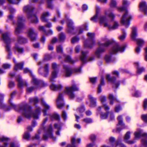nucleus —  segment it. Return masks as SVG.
I'll use <instances>...</instances> for the list:
<instances>
[{
  "instance_id": "obj_1",
  "label": "nucleus",
  "mask_w": 147,
  "mask_h": 147,
  "mask_svg": "<svg viewBox=\"0 0 147 147\" xmlns=\"http://www.w3.org/2000/svg\"><path fill=\"white\" fill-rule=\"evenodd\" d=\"M122 4L123 7L118 8V9L119 11L121 12L123 11H125V13L122 17L120 20L121 23L125 25L126 27H128L129 25V21L131 19V16L129 14L127 11H126V8L124 7H126L129 4L127 0H123Z\"/></svg>"
},
{
  "instance_id": "obj_2",
  "label": "nucleus",
  "mask_w": 147,
  "mask_h": 147,
  "mask_svg": "<svg viewBox=\"0 0 147 147\" xmlns=\"http://www.w3.org/2000/svg\"><path fill=\"white\" fill-rule=\"evenodd\" d=\"M23 111V115L26 118H29L32 117L34 119L38 118V114L40 112V108L36 107L35 112H33L30 107H24L20 108V111Z\"/></svg>"
},
{
  "instance_id": "obj_3",
  "label": "nucleus",
  "mask_w": 147,
  "mask_h": 147,
  "mask_svg": "<svg viewBox=\"0 0 147 147\" xmlns=\"http://www.w3.org/2000/svg\"><path fill=\"white\" fill-rule=\"evenodd\" d=\"M99 23L101 25H103L105 27H108L109 29L114 30L117 28L119 26L118 23L116 21H114L113 26H111L109 24V21H107L106 17L104 16H100L99 18Z\"/></svg>"
},
{
  "instance_id": "obj_4",
  "label": "nucleus",
  "mask_w": 147,
  "mask_h": 147,
  "mask_svg": "<svg viewBox=\"0 0 147 147\" xmlns=\"http://www.w3.org/2000/svg\"><path fill=\"white\" fill-rule=\"evenodd\" d=\"M10 34L9 32L5 33L2 34V38L3 40L6 43V49L8 53L7 58L10 59L11 57V53L9 46L8 44L11 42L9 38Z\"/></svg>"
},
{
  "instance_id": "obj_5",
  "label": "nucleus",
  "mask_w": 147,
  "mask_h": 147,
  "mask_svg": "<svg viewBox=\"0 0 147 147\" xmlns=\"http://www.w3.org/2000/svg\"><path fill=\"white\" fill-rule=\"evenodd\" d=\"M34 8L32 6L27 5L25 6L24 8V11L28 14V18L33 22L36 23L38 22V20L36 16L34 15L30 14L32 12Z\"/></svg>"
},
{
  "instance_id": "obj_6",
  "label": "nucleus",
  "mask_w": 147,
  "mask_h": 147,
  "mask_svg": "<svg viewBox=\"0 0 147 147\" xmlns=\"http://www.w3.org/2000/svg\"><path fill=\"white\" fill-rule=\"evenodd\" d=\"M136 138H139L141 136L142 137V143L144 147H147V134L144 133L142 134L140 131L135 132L134 134Z\"/></svg>"
},
{
  "instance_id": "obj_7",
  "label": "nucleus",
  "mask_w": 147,
  "mask_h": 147,
  "mask_svg": "<svg viewBox=\"0 0 147 147\" xmlns=\"http://www.w3.org/2000/svg\"><path fill=\"white\" fill-rule=\"evenodd\" d=\"M25 20L21 16H19L18 18L17 23V27L16 28L15 33L16 34H18L21 31V30L23 28L24 24L23 22Z\"/></svg>"
},
{
  "instance_id": "obj_8",
  "label": "nucleus",
  "mask_w": 147,
  "mask_h": 147,
  "mask_svg": "<svg viewBox=\"0 0 147 147\" xmlns=\"http://www.w3.org/2000/svg\"><path fill=\"white\" fill-rule=\"evenodd\" d=\"M66 90L67 94L70 97L73 98L75 97V95L73 92L78 91V89L75 84H73L71 87H66Z\"/></svg>"
},
{
  "instance_id": "obj_9",
  "label": "nucleus",
  "mask_w": 147,
  "mask_h": 147,
  "mask_svg": "<svg viewBox=\"0 0 147 147\" xmlns=\"http://www.w3.org/2000/svg\"><path fill=\"white\" fill-rule=\"evenodd\" d=\"M125 47V46H120L117 44H116L113 47L110 53L113 54H116L119 52H122L123 51Z\"/></svg>"
},
{
  "instance_id": "obj_10",
  "label": "nucleus",
  "mask_w": 147,
  "mask_h": 147,
  "mask_svg": "<svg viewBox=\"0 0 147 147\" xmlns=\"http://www.w3.org/2000/svg\"><path fill=\"white\" fill-rule=\"evenodd\" d=\"M52 128L51 126H50L46 134L43 136V139L46 140L48 138H52L53 140H55V138L54 137L52 134Z\"/></svg>"
},
{
  "instance_id": "obj_11",
  "label": "nucleus",
  "mask_w": 147,
  "mask_h": 147,
  "mask_svg": "<svg viewBox=\"0 0 147 147\" xmlns=\"http://www.w3.org/2000/svg\"><path fill=\"white\" fill-rule=\"evenodd\" d=\"M28 35L31 40L34 41L36 39L37 34L34 32L33 28H30L28 30Z\"/></svg>"
},
{
  "instance_id": "obj_12",
  "label": "nucleus",
  "mask_w": 147,
  "mask_h": 147,
  "mask_svg": "<svg viewBox=\"0 0 147 147\" xmlns=\"http://www.w3.org/2000/svg\"><path fill=\"white\" fill-rule=\"evenodd\" d=\"M58 65L56 63H53L52 64V67L54 70L52 72L51 78H50L51 81H53L54 79L57 77V71H56V69L58 68Z\"/></svg>"
},
{
  "instance_id": "obj_13",
  "label": "nucleus",
  "mask_w": 147,
  "mask_h": 147,
  "mask_svg": "<svg viewBox=\"0 0 147 147\" xmlns=\"http://www.w3.org/2000/svg\"><path fill=\"white\" fill-rule=\"evenodd\" d=\"M103 41L105 42L104 43H99V45L100 46H103L105 47H107L112 44L114 41L112 40H108L107 37H105L102 39Z\"/></svg>"
},
{
  "instance_id": "obj_14",
  "label": "nucleus",
  "mask_w": 147,
  "mask_h": 147,
  "mask_svg": "<svg viewBox=\"0 0 147 147\" xmlns=\"http://www.w3.org/2000/svg\"><path fill=\"white\" fill-rule=\"evenodd\" d=\"M117 119L118 121V123L117 125L118 127L117 128V131L119 132L121 130V129L119 128L121 127V129L124 127V124L123 123L122 117L121 115L117 117Z\"/></svg>"
},
{
  "instance_id": "obj_15",
  "label": "nucleus",
  "mask_w": 147,
  "mask_h": 147,
  "mask_svg": "<svg viewBox=\"0 0 147 147\" xmlns=\"http://www.w3.org/2000/svg\"><path fill=\"white\" fill-rule=\"evenodd\" d=\"M63 95L61 94H60L57 100V107L58 108L61 109L64 105L63 103Z\"/></svg>"
},
{
  "instance_id": "obj_16",
  "label": "nucleus",
  "mask_w": 147,
  "mask_h": 147,
  "mask_svg": "<svg viewBox=\"0 0 147 147\" xmlns=\"http://www.w3.org/2000/svg\"><path fill=\"white\" fill-rule=\"evenodd\" d=\"M67 31L69 33L74 34L73 31L74 27L73 26V22L70 20H68L67 22Z\"/></svg>"
},
{
  "instance_id": "obj_17",
  "label": "nucleus",
  "mask_w": 147,
  "mask_h": 147,
  "mask_svg": "<svg viewBox=\"0 0 147 147\" xmlns=\"http://www.w3.org/2000/svg\"><path fill=\"white\" fill-rule=\"evenodd\" d=\"M140 9L145 14H147V5L145 2H141L139 5Z\"/></svg>"
},
{
  "instance_id": "obj_18",
  "label": "nucleus",
  "mask_w": 147,
  "mask_h": 147,
  "mask_svg": "<svg viewBox=\"0 0 147 147\" xmlns=\"http://www.w3.org/2000/svg\"><path fill=\"white\" fill-rule=\"evenodd\" d=\"M130 132H128L125 134L124 137V140L125 142L129 144H133L134 142V141L131 140H129L128 139L130 138Z\"/></svg>"
},
{
  "instance_id": "obj_19",
  "label": "nucleus",
  "mask_w": 147,
  "mask_h": 147,
  "mask_svg": "<svg viewBox=\"0 0 147 147\" xmlns=\"http://www.w3.org/2000/svg\"><path fill=\"white\" fill-rule=\"evenodd\" d=\"M13 61L15 64L14 68V71H17L18 69H22L24 63L23 62L18 63H16V60L14 59H13Z\"/></svg>"
},
{
  "instance_id": "obj_20",
  "label": "nucleus",
  "mask_w": 147,
  "mask_h": 147,
  "mask_svg": "<svg viewBox=\"0 0 147 147\" xmlns=\"http://www.w3.org/2000/svg\"><path fill=\"white\" fill-rule=\"evenodd\" d=\"M106 79L109 82H110L113 84L115 86L116 88H117L119 84L117 83H114V82L115 80V78L114 77L111 78L109 74L106 75Z\"/></svg>"
},
{
  "instance_id": "obj_21",
  "label": "nucleus",
  "mask_w": 147,
  "mask_h": 147,
  "mask_svg": "<svg viewBox=\"0 0 147 147\" xmlns=\"http://www.w3.org/2000/svg\"><path fill=\"white\" fill-rule=\"evenodd\" d=\"M16 80L18 82V86L19 88L22 87L24 85L27 86V83L26 82L23 81L21 80V77L18 76L17 77Z\"/></svg>"
},
{
  "instance_id": "obj_22",
  "label": "nucleus",
  "mask_w": 147,
  "mask_h": 147,
  "mask_svg": "<svg viewBox=\"0 0 147 147\" xmlns=\"http://www.w3.org/2000/svg\"><path fill=\"white\" fill-rule=\"evenodd\" d=\"M100 10V8L99 7H96V13L95 16L91 18V20L93 21L96 22L98 20V15Z\"/></svg>"
},
{
  "instance_id": "obj_23",
  "label": "nucleus",
  "mask_w": 147,
  "mask_h": 147,
  "mask_svg": "<svg viewBox=\"0 0 147 147\" xmlns=\"http://www.w3.org/2000/svg\"><path fill=\"white\" fill-rule=\"evenodd\" d=\"M105 14L110 18L112 20H113L115 17V15L110 10L106 11L105 12Z\"/></svg>"
},
{
  "instance_id": "obj_24",
  "label": "nucleus",
  "mask_w": 147,
  "mask_h": 147,
  "mask_svg": "<svg viewBox=\"0 0 147 147\" xmlns=\"http://www.w3.org/2000/svg\"><path fill=\"white\" fill-rule=\"evenodd\" d=\"M99 47L98 48L96 51V54L98 57H100V54L105 51V49L103 48H102V46H100L99 45Z\"/></svg>"
},
{
  "instance_id": "obj_25",
  "label": "nucleus",
  "mask_w": 147,
  "mask_h": 147,
  "mask_svg": "<svg viewBox=\"0 0 147 147\" xmlns=\"http://www.w3.org/2000/svg\"><path fill=\"white\" fill-rule=\"evenodd\" d=\"M50 14L48 12H44L43 13L41 16V20L43 22H47V20L46 18L49 16Z\"/></svg>"
},
{
  "instance_id": "obj_26",
  "label": "nucleus",
  "mask_w": 147,
  "mask_h": 147,
  "mask_svg": "<svg viewBox=\"0 0 147 147\" xmlns=\"http://www.w3.org/2000/svg\"><path fill=\"white\" fill-rule=\"evenodd\" d=\"M62 87V86L61 85H56L52 84L50 86V87L52 90L55 91L61 89Z\"/></svg>"
},
{
  "instance_id": "obj_27",
  "label": "nucleus",
  "mask_w": 147,
  "mask_h": 147,
  "mask_svg": "<svg viewBox=\"0 0 147 147\" xmlns=\"http://www.w3.org/2000/svg\"><path fill=\"white\" fill-rule=\"evenodd\" d=\"M88 98L90 100L91 106H94L96 105V99L94 98L91 95H88Z\"/></svg>"
},
{
  "instance_id": "obj_28",
  "label": "nucleus",
  "mask_w": 147,
  "mask_h": 147,
  "mask_svg": "<svg viewBox=\"0 0 147 147\" xmlns=\"http://www.w3.org/2000/svg\"><path fill=\"white\" fill-rule=\"evenodd\" d=\"M137 29L135 27L132 28V32L131 34V37L133 39H135V37L137 36Z\"/></svg>"
},
{
  "instance_id": "obj_29",
  "label": "nucleus",
  "mask_w": 147,
  "mask_h": 147,
  "mask_svg": "<svg viewBox=\"0 0 147 147\" xmlns=\"http://www.w3.org/2000/svg\"><path fill=\"white\" fill-rule=\"evenodd\" d=\"M122 34L120 35L119 37V39L121 41H123L124 40L126 36V33L124 30V29H122Z\"/></svg>"
},
{
  "instance_id": "obj_30",
  "label": "nucleus",
  "mask_w": 147,
  "mask_h": 147,
  "mask_svg": "<svg viewBox=\"0 0 147 147\" xmlns=\"http://www.w3.org/2000/svg\"><path fill=\"white\" fill-rule=\"evenodd\" d=\"M87 53V52H82V55L80 57V59L83 63L85 62V57Z\"/></svg>"
},
{
  "instance_id": "obj_31",
  "label": "nucleus",
  "mask_w": 147,
  "mask_h": 147,
  "mask_svg": "<svg viewBox=\"0 0 147 147\" xmlns=\"http://www.w3.org/2000/svg\"><path fill=\"white\" fill-rule=\"evenodd\" d=\"M64 61H65L71 63H74V61L72 60L70 56L68 55H65Z\"/></svg>"
},
{
  "instance_id": "obj_32",
  "label": "nucleus",
  "mask_w": 147,
  "mask_h": 147,
  "mask_svg": "<svg viewBox=\"0 0 147 147\" xmlns=\"http://www.w3.org/2000/svg\"><path fill=\"white\" fill-rule=\"evenodd\" d=\"M64 68L66 71L65 76L67 77L69 76L71 74V70L67 67H64Z\"/></svg>"
},
{
  "instance_id": "obj_33",
  "label": "nucleus",
  "mask_w": 147,
  "mask_h": 147,
  "mask_svg": "<svg viewBox=\"0 0 147 147\" xmlns=\"http://www.w3.org/2000/svg\"><path fill=\"white\" fill-rule=\"evenodd\" d=\"M14 49L15 51H18L19 53H22L23 51V49L19 47L17 45H16L14 48Z\"/></svg>"
},
{
  "instance_id": "obj_34",
  "label": "nucleus",
  "mask_w": 147,
  "mask_h": 147,
  "mask_svg": "<svg viewBox=\"0 0 147 147\" xmlns=\"http://www.w3.org/2000/svg\"><path fill=\"white\" fill-rule=\"evenodd\" d=\"M109 98L110 100V104L111 105L113 104V102L114 101L116 100V98L111 94H109Z\"/></svg>"
},
{
  "instance_id": "obj_35",
  "label": "nucleus",
  "mask_w": 147,
  "mask_h": 147,
  "mask_svg": "<svg viewBox=\"0 0 147 147\" xmlns=\"http://www.w3.org/2000/svg\"><path fill=\"white\" fill-rule=\"evenodd\" d=\"M18 42L21 43H26L27 42V40L22 37L19 36L18 38Z\"/></svg>"
},
{
  "instance_id": "obj_36",
  "label": "nucleus",
  "mask_w": 147,
  "mask_h": 147,
  "mask_svg": "<svg viewBox=\"0 0 147 147\" xmlns=\"http://www.w3.org/2000/svg\"><path fill=\"white\" fill-rule=\"evenodd\" d=\"M104 82L103 78H102L101 80L100 84L98 88V93H100L101 92V86L104 85Z\"/></svg>"
},
{
  "instance_id": "obj_37",
  "label": "nucleus",
  "mask_w": 147,
  "mask_h": 147,
  "mask_svg": "<svg viewBox=\"0 0 147 147\" xmlns=\"http://www.w3.org/2000/svg\"><path fill=\"white\" fill-rule=\"evenodd\" d=\"M137 44L140 47L142 46L145 43L144 41L141 39H138L137 40Z\"/></svg>"
},
{
  "instance_id": "obj_38",
  "label": "nucleus",
  "mask_w": 147,
  "mask_h": 147,
  "mask_svg": "<svg viewBox=\"0 0 147 147\" xmlns=\"http://www.w3.org/2000/svg\"><path fill=\"white\" fill-rule=\"evenodd\" d=\"M71 142L72 145H68L67 147H76L74 145L75 142V138H72Z\"/></svg>"
},
{
  "instance_id": "obj_39",
  "label": "nucleus",
  "mask_w": 147,
  "mask_h": 147,
  "mask_svg": "<svg viewBox=\"0 0 147 147\" xmlns=\"http://www.w3.org/2000/svg\"><path fill=\"white\" fill-rule=\"evenodd\" d=\"M42 104L43 105V107L44 108H45L47 110H48L50 108V107L47 104L45 103V102L43 100H42Z\"/></svg>"
},
{
  "instance_id": "obj_40",
  "label": "nucleus",
  "mask_w": 147,
  "mask_h": 147,
  "mask_svg": "<svg viewBox=\"0 0 147 147\" xmlns=\"http://www.w3.org/2000/svg\"><path fill=\"white\" fill-rule=\"evenodd\" d=\"M32 81L33 84L35 85H37L39 82V81L34 77H32Z\"/></svg>"
},
{
  "instance_id": "obj_41",
  "label": "nucleus",
  "mask_w": 147,
  "mask_h": 147,
  "mask_svg": "<svg viewBox=\"0 0 147 147\" xmlns=\"http://www.w3.org/2000/svg\"><path fill=\"white\" fill-rule=\"evenodd\" d=\"M117 5L116 0H111L110 5L112 7H115Z\"/></svg>"
},
{
  "instance_id": "obj_42",
  "label": "nucleus",
  "mask_w": 147,
  "mask_h": 147,
  "mask_svg": "<svg viewBox=\"0 0 147 147\" xmlns=\"http://www.w3.org/2000/svg\"><path fill=\"white\" fill-rule=\"evenodd\" d=\"M95 43V41L94 40H92L91 42V45H88L86 42H85L84 43V45L85 47H88L89 48H92L93 46V45Z\"/></svg>"
},
{
  "instance_id": "obj_43",
  "label": "nucleus",
  "mask_w": 147,
  "mask_h": 147,
  "mask_svg": "<svg viewBox=\"0 0 147 147\" xmlns=\"http://www.w3.org/2000/svg\"><path fill=\"white\" fill-rule=\"evenodd\" d=\"M29 101L30 102H33L34 104H36L38 102V100L37 98H30Z\"/></svg>"
},
{
  "instance_id": "obj_44",
  "label": "nucleus",
  "mask_w": 147,
  "mask_h": 147,
  "mask_svg": "<svg viewBox=\"0 0 147 147\" xmlns=\"http://www.w3.org/2000/svg\"><path fill=\"white\" fill-rule=\"evenodd\" d=\"M105 59L106 62L108 63L113 61L111 59V57L109 55H106L105 57Z\"/></svg>"
},
{
  "instance_id": "obj_45",
  "label": "nucleus",
  "mask_w": 147,
  "mask_h": 147,
  "mask_svg": "<svg viewBox=\"0 0 147 147\" xmlns=\"http://www.w3.org/2000/svg\"><path fill=\"white\" fill-rule=\"evenodd\" d=\"M51 119L52 120L53 119L58 120L59 119V116L58 115L56 114H54L52 116Z\"/></svg>"
},
{
  "instance_id": "obj_46",
  "label": "nucleus",
  "mask_w": 147,
  "mask_h": 147,
  "mask_svg": "<svg viewBox=\"0 0 147 147\" xmlns=\"http://www.w3.org/2000/svg\"><path fill=\"white\" fill-rule=\"evenodd\" d=\"M108 113H101L100 114V117L102 119H104L107 118L108 117Z\"/></svg>"
},
{
  "instance_id": "obj_47",
  "label": "nucleus",
  "mask_w": 147,
  "mask_h": 147,
  "mask_svg": "<svg viewBox=\"0 0 147 147\" xmlns=\"http://www.w3.org/2000/svg\"><path fill=\"white\" fill-rule=\"evenodd\" d=\"M79 40V38L76 37H73L71 39V43H74L77 42Z\"/></svg>"
},
{
  "instance_id": "obj_48",
  "label": "nucleus",
  "mask_w": 147,
  "mask_h": 147,
  "mask_svg": "<svg viewBox=\"0 0 147 147\" xmlns=\"http://www.w3.org/2000/svg\"><path fill=\"white\" fill-rule=\"evenodd\" d=\"M20 0H17L16 1H15L13 0H7L9 2L13 4H17L18 3Z\"/></svg>"
},
{
  "instance_id": "obj_49",
  "label": "nucleus",
  "mask_w": 147,
  "mask_h": 147,
  "mask_svg": "<svg viewBox=\"0 0 147 147\" xmlns=\"http://www.w3.org/2000/svg\"><path fill=\"white\" fill-rule=\"evenodd\" d=\"M10 65L9 64H4L2 65V67L4 69H8L10 68Z\"/></svg>"
},
{
  "instance_id": "obj_50",
  "label": "nucleus",
  "mask_w": 147,
  "mask_h": 147,
  "mask_svg": "<svg viewBox=\"0 0 147 147\" xmlns=\"http://www.w3.org/2000/svg\"><path fill=\"white\" fill-rule=\"evenodd\" d=\"M108 113L109 115L110 119L111 120L113 119L114 118V116L113 113L111 112H108Z\"/></svg>"
},
{
  "instance_id": "obj_51",
  "label": "nucleus",
  "mask_w": 147,
  "mask_h": 147,
  "mask_svg": "<svg viewBox=\"0 0 147 147\" xmlns=\"http://www.w3.org/2000/svg\"><path fill=\"white\" fill-rule=\"evenodd\" d=\"M57 51L58 53H61L62 51V49L61 46H58L57 47Z\"/></svg>"
},
{
  "instance_id": "obj_52",
  "label": "nucleus",
  "mask_w": 147,
  "mask_h": 147,
  "mask_svg": "<svg viewBox=\"0 0 147 147\" xmlns=\"http://www.w3.org/2000/svg\"><path fill=\"white\" fill-rule=\"evenodd\" d=\"M24 138L27 140H29L30 138V135L28 133H26L24 136Z\"/></svg>"
},
{
  "instance_id": "obj_53",
  "label": "nucleus",
  "mask_w": 147,
  "mask_h": 147,
  "mask_svg": "<svg viewBox=\"0 0 147 147\" xmlns=\"http://www.w3.org/2000/svg\"><path fill=\"white\" fill-rule=\"evenodd\" d=\"M65 38V36L63 33H61L60 34L59 38L60 40H63Z\"/></svg>"
},
{
  "instance_id": "obj_54",
  "label": "nucleus",
  "mask_w": 147,
  "mask_h": 147,
  "mask_svg": "<svg viewBox=\"0 0 147 147\" xmlns=\"http://www.w3.org/2000/svg\"><path fill=\"white\" fill-rule=\"evenodd\" d=\"M100 98V101L102 103L106 101V97L105 96H101Z\"/></svg>"
},
{
  "instance_id": "obj_55",
  "label": "nucleus",
  "mask_w": 147,
  "mask_h": 147,
  "mask_svg": "<svg viewBox=\"0 0 147 147\" xmlns=\"http://www.w3.org/2000/svg\"><path fill=\"white\" fill-rule=\"evenodd\" d=\"M45 35H49L52 34H53V32L51 30H50L47 32L45 31Z\"/></svg>"
},
{
  "instance_id": "obj_56",
  "label": "nucleus",
  "mask_w": 147,
  "mask_h": 147,
  "mask_svg": "<svg viewBox=\"0 0 147 147\" xmlns=\"http://www.w3.org/2000/svg\"><path fill=\"white\" fill-rule=\"evenodd\" d=\"M144 59L145 61H147V47L144 48Z\"/></svg>"
},
{
  "instance_id": "obj_57",
  "label": "nucleus",
  "mask_w": 147,
  "mask_h": 147,
  "mask_svg": "<svg viewBox=\"0 0 147 147\" xmlns=\"http://www.w3.org/2000/svg\"><path fill=\"white\" fill-rule=\"evenodd\" d=\"M83 121L87 123H90L92 122V120L91 119L87 118L84 119Z\"/></svg>"
},
{
  "instance_id": "obj_58",
  "label": "nucleus",
  "mask_w": 147,
  "mask_h": 147,
  "mask_svg": "<svg viewBox=\"0 0 147 147\" xmlns=\"http://www.w3.org/2000/svg\"><path fill=\"white\" fill-rule=\"evenodd\" d=\"M118 146H119L120 147H125L123 144L121 143L118 142H117L115 143V146L116 147Z\"/></svg>"
},
{
  "instance_id": "obj_59",
  "label": "nucleus",
  "mask_w": 147,
  "mask_h": 147,
  "mask_svg": "<svg viewBox=\"0 0 147 147\" xmlns=\"http://www.w3.org/2000/svg\"><path fill=\"white\" fill-rule=\"evenodd\" d=\"M96 79L97 78L96 77L90 78V82L92 84H94L96 82Z\"/></svg>"
},
{
  "instance_id": "obj_60",
  "label": "nucleus",
  "mask_w": 147,
  "mask_h": 147,
  "mask_svg": "<svg viewBox=\"0 0 147 147\" xmlns=\"http://www.w3.org/2000/svg\"><path fill=\"white\" fill-rule=\"evenodd\" d=\"M38 30L40 31H42L43 32L45 33L46 30L45 29V27L42 26H39L38 27Z\"/></svg>"
},
{
  "instance_id": "obj_61",
  "label": "nucleus",
  "mask_w": 147,
  "mask_h": 147,
  "mask_svg": "<svg viewBox=\"0 0 147 147\" xmlns=\"http://www.w3.org/2000/svg\"><path fill=\"white\" fill-rule=\"evenodd\" d=\"M102 107L106 111L109 110V107L106 104H102Z\"/></svg>"
},
{
  "instance_id": "obj_62",
  "label": "nucleus",
  "mask_w": 147,
  "mask_h": 147,
  "mask_svg": "<svg viewBox=\"0 0 147 147\" xmlns=\"http://www.w3.org/2000/svg\"><path fill=\"white\" fill-rule=\"evenodd\" d=\"M144 69L143 67H141L140 68H138L137 70V73H138L140 74L142 72L144 71Z\"/></svg>"
},
{
  "instance_id": "obj_63",
  "label": "nucleus",
  "mask_w": 147,
  "mask_h": 147,
  "mask_svg": "<svg viewBox=\"0 0 147 147\" xmlns=\"http://www.w3.org/2000/svg\"><path fill=\"white\" fill-rule=\"evenodd\" d=\"M142 118L144 121L147 122V114L142 115Z\"/></svg>"
},
{
  "instance_id": "obj_64",
  "label": "nucleus",
  "mask_w": 147,
  "mask_h": 147,
  "mask_svg": "<svg viewBox=\"0 0 147 147\" xmlns=\"http://www.w3.org/2000/svg\"><path fill=\"white\" fill-rule=\"evenodd\" d=\"M143 107L144 109H147V99H146L144 100Z\"/></svg>"
}]
</instances>
